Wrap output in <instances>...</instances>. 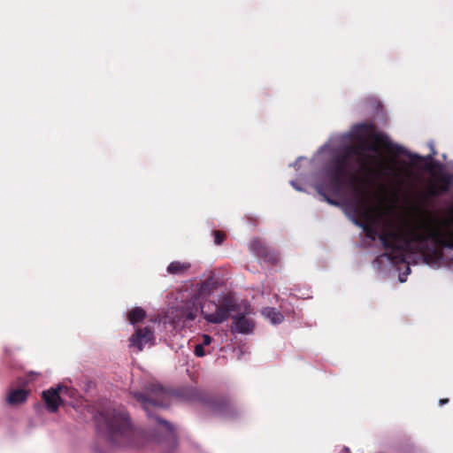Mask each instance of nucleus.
<instances>
[{
  "instance_id": "nucleus-1",
  "label": "nucleus",
  "mask_w": 453,
  "mask_h": 453,
  "mask_svg": "<svg viewBox=\"0 0 453 453\" xmlns=\"http://www.w3.org/2000/svg\"><path fill=\"white\" fill-rule=\"evenodd\" d=\"M133 395L142 404L148 418L155 421L160 432L165 433L163 438L158 440L162 447H165V453H172L177 448V434L173 425L161 418L155 411L168 407L172 398L184 401H203V393L196 388L188 387L171 390L157 383L149 384L146 393L134 392Z\"/></svg>"
},
{
  "instance_id": "nucleus-2",
  "label": "nucleus",
  "mask_w": 453,
  "mask_h": 453,
  "mask_svg": "<svg viewBox=\"0 0 453 453\" xmlns=\"http://www.w3.org/2000/svg\"><path fill=\"white\" fill-rule=\"evenodd\" d=\"M453 212V207L451 208ZM444 226H425V231L411 229L406 234V242L390 247L384 255L395 265L406 263L405 252L417 246L427 261H435L442 257L444 248L453 250V213L444 217Z\"/></svg>"
},
{
  "instance_id": "nucleus-3",
  "label": "nucleus",
  "mask_w": 453,
  "mask_h": 453,
  "mask_svg": "<svg viewBox=\"0 0 453 453\" xmlns=\"http://www.w3.org/2000/svg\"><path fill=\"white\" fill-rule=\"evenodd\" d=\"M357 156L359 160L364 156L354 145H346L332 157L325 168V180L316 186V189L330 204L337 203L328 194L338 196L348 186H354L356 175L349 169V159Z\"/></svg>"
},
{
  "instance_id": "nucleus-4",
  "label": "nucleus",
  "mask_w": 453,
  "mask_h": 453,
  "mask_svg": "<svg viewBox=\"0 0 453 453\" xmlns=\"http://www.w3.org/2000/svg\"><path fill=\"white\" fill-rule=\"evenodd\" d=\"M95 419L98 429L106 433L111 443L119 446L134 443L136 432L124 407L104 409L95 417Z\"/></svg>"
},
{
  "instance_id": "nucleus-5",
  "label": "nucleus",
  "mask_w": 453,
  "mask_h": 453,
  "mask_svg": "<svg viewBox=\"0 0 453 453\" xmlns=\"http://www.w3.org/2000/svg\"><path fill=\"white\" fill-rule=\"evenodd\" d=\"M238 305L234 298L230 295H225L219 303L209 301L203 306L195 296L186 302L179 310V316L183 322L193 321L199 311L203 319L211 324H222L230 317L232 311H237Z\"/></svg>"
},
{
  "instance_id": "nucleus-6",
  "label": "nucleus",
  "mask_w": 453,
  "mask_h": 453,
  "mask_svg": "<svg viewBox=\"0 0 453 453\" xmlns=\"http://www.w3.org/2000/svg\"><path fill=\"white\" fill-rule=\"evenodd\" d=\"M444 218H439L430 213L426 218L406 226L402 232L383 230L379 235V240L385 250H389L390 247L399 245L395 242L402 241L403 243H405L406 234L411 229L425 231V226H444Z\"/></svg>"
},
{
  "instance_id": "nucleus-7",
  "label": "nucleus",
  "mask_w": 453,
  "mask_h": 453,
  "mask_svg": "<svg viewBox=\"0 0 453 453\" xmlns=\"http://www.w3.org/2000/svg\"><path fill=\"white\" fill-rule=\"evenodd\" d=\"M211 407L213 411L225 418H234L240 414L237 405L226 395L214 397L211 402Z\"/></svg>"
},
{
  "instance_id": "nucleus-8",
  "label": "nucleus",
  "mask_w": 453,
  "mask_h": 453,
  "mask_svg": "<svg viewBox=\"0 0 453 453\" xmlns=\"http://www.w3.org/2000/svg\"><path fill=\"white\" fill-rule=\"evenodd\" d=\"M357 207L362 219L360 221L356 220V224L363 228L367 238L375 241L380 235L377 230L378 219L372 215L369 209L358 205Z\"/></svg>"
},
{
  "instance_id": "nucleus-9",
  "label": "nucleus",
  "mask_w": 453,
  "mask_h": 453,
  "mask_svg": "<svg viewBox=\"0 0 453 453\" xmlns=\"http://www.w3.org/2000/svg\"><path fill=\"white\" fill-rule=\"evenodd\" d=\"M453 182V176L449 173H440L437 181L432 182L428 187V194L436 197L446 194Z\"/></svg>"
},
{
  "instance_id": "nucleus-10",
  "label": "nucleus",
  "mask_w": 453,
  "mask_h": 453,
  "mask_svg": "<svg viewBox=\"0 0 453 453\" xmlns=\"http://www.w3.org/2000/svg\"><path fill=\"white\" fill-rule=\"evenodd\" d=\"M153 341L154 332L150 326H145L136 329L130 338V346L136 347L139 351H142L145 344L152 343Z\"/></svg>"
},
{
  "instance_id": "nucleus-11",
  "label": "nucleus",
  "mask_w": 453,
  "mask_h": 453,
  "mask_svg": "<svg viewBox=\"0 0 453 453\" xmlns=\"http://www.w3.org/2000/svg\"><path fill=\"white\" fill-rule=\"evenodd\" d=\"M64 389L66 390V388L58 386L56 388H51L42 392V398L45 402L48 411L50 412H56L58 410V407L62 403L60 393Z\"/></svg>"
},
{
  "instance_id": "nucleus-12",
  "label": "nucleus",
  "mask_w": 453,
  "mask_h": 453,
  "mask_svg": "<svg viewBox=\"0 0 453 453\" xmlns=\"http://www.w3.org/2000/svg\"><path fill=\"white\" fill-rule=\"evenodd\" d=\"M251 249L258 257L263 258L268 264L275 265L279 260L277 253L266 247L259 240L252 241Z\"/></svg>"
},
{
  "instance_id": "nucleus-13",
  "label": "nucleus",
  "mask_w": 453,
  "mask_h": 453,
  "mask_svg": "<svg viewBox=\"0 0 453 453\" xmlns=\"http://www.w3.org/2000/svg\"><path fill=\"white\" fill-rule=\"evenodd\" d=\"M232 331L239 334H250L254 328L252 319L246 318L244 315H236L233 317Z\"/></svg>"
},
{
  "instance_id": "nucleus-14",
  "label": "nucleus",
  "mask_w": 453,
  "mask_h": 453,
  "mask_svg": "<svg viewBox=\"0 0 453 453\" xmlns=\"http://www.w3.org/2000/svg\"><path fill=\"white\" fill-rule=\"evenodd\" d=\"M29 395L26 389H12L6 398L7 403L11 406H16L25 403Z\"/></svg>"
},
{
  "instance_id": "nucleus-15",
  "label": "nucleus",
  "mask_w": 453,
  "mask_h": 453,
  "mask_svg": "<svg viewBox=\"0 0 453 453\" xmlns=\"http://www.w3.org/2000/svg\"><path fill=\"white\" fill-rule=\"evenodd\" d=\"M191 267V265L188 262L173 261L167 266V272L173 275H182L187 273Z\"/></svg>"
},
{
  "instance_id": "nucleus-16",
  "label": "nucleus",
  "mask_w": 453,
  "mask_h": 453,
  "mask_svg": "<svg viewBox=\"0 0 453 453\" xmlns=\"http://www.w3.org/2000/svg\"><path fill=\"white\" fill-rule=\"evenodd\" d=\"M262 314L273 324H280L283 321L284 316L280 311L273 307H265L262 310Z\"/></svg>"
},
{
  "instance_id": "nucleus-17",
  "label": "nucleus",
  "mask_w": 453,
  "mask_h": 453,
  "mask_svg": "<svg viewBox=\"0 0 453 453\" xmlns=\"http://www.w3.org/2000/svg\"><path fill=\"white\" fill-rule=\"evenodd\" d=\"M146 317L145 311L141 307H135L128 311L127 318L131 324L134 325L142 321Z\"/></svg>"
},
{
  "instance_id": "nucleus-18",
  "label": "nucleus",
  "mask_w": 453,
  "mask_h": 453,
  "mask_svg": "<svg viewBox=\"0 0 453 453\" xmlns=\"http://www.w3.org/2000/svg\"><path fill=\"white\" fill-rule=\"evenodd\" d=\"M217 288L216 282L213 279H207L200 285L198 288V295L201 296H210Z\"/></svg>"
},
{
  "instance_id": "nucleus-19",
  "label": "nucleus",
  "mask_w": 453,
  "mask_h": 453,
  "mask_svg": "<svg viewBox=\"0 0 453 453\" xmlns=\"http://www.w3.org/2000/svg\"><path fill=\"white\" fill-rule=\"evenodd\" d=\"M213 236H214V242L216 245H221L226 239L225 233L220 230L213 231Z\"/></svg>"
},
{
  "instance_id": "nucleus-20",
  "label": "nucleus",
  "mask_w": 453,
  "mask_h": 453,
  "mask_svg": "<svg viewBox=\"0 0 453 453\" xmlns=\"http://www.w3.org/2000/svg\"><path fill=\"white\" fill-rule=\"evenodd\" d=\"M194 353L196 357H202L203 356H205V351H204V346L203 344H197L196 345L195 347V349H194Z\"/></svg>"
},
{
  "instance_id": "nucleus-21",
  "label": "nucleus",
  "mask_w": 453,
  "mask_h": 453,
  "mask_svg": "<svg viewBox=\"0 0 453 453\" xmlns=\"http://www.w3.org/2000/svg\"><path fill=\"white\" fill-rule=\"evenodd\" d=\"M212 338L209 334L202 335V342L200 344H203V346H208L211 343Z\"/></svg>"
},
{
  "instance_id": "nucleus-22",
  "label": "nucleus",
  "mask_w": 453,
  "mask_h": 453,
  "mask_svg": "<svg viewBox=\"0 0 453 453\" xmlns=\"http://www.w3.org/2000/svg\"><path fill=\"white\" fill-rule=\"evenodd\" d=\"M411 159H418V160H425V157H422L417 154H410L408 156Z\"/></svg>"
},
{
  "instance_id": "nucleus-23",
  "label": "nucleus",
  "mask_w": 453,
  "mask_h": 453,
  "mask_svg": "<svg viewBox=\"0 0 453 453\" xmlns=\"http://www.w3.org/2000/svg\"><path fill=\"white\" fill-rule=\"evenodd\" d=\"M364 166H365V171L368 173H373V171L371 169L370 166H368L365 163H363Z\"/></svg>"
},
{
  "instance_id": "nucleus-24",
  "label": "nucleus",
  "mask_w": 453,
  "mask_h": 453,
  "mask_svg": "<svg viewBox=\"0 0 453 453\" xmlns=\"http://www.w3.org/2000/svg\"><path fill=\"white\" fill-rule=\"evenodd\" d=\"M449 403V399L448 398H442V399H440L439 401V404L441 406L443 404H446Z\"/></svg>"
},
{
  "instance_id": "nucleus-25",
  "label": "nucleus",
  "mask_w": 453,
  "mask_h": 453,
  "mask_svg": "<svg viewBox=\"0 0 453 453\" xmlns=\"http://www.w3.org/2000/svg\"><path fill=\"white\" fill-rule=\"evenodd\" d=\"M436 155V152L434 151V150L433 149V153L431 155L428 156V158H433L434 156Z\"/></svg>"
},
{
  "instance_id": "nucleus-26",
  "label": "nucleus",
  "mask_w": 453,
  "mask_h": 453,
  "mask_svg": "<svg viewBox=\"0 0 453 453\" xmlns=\"http://www.w3.org/2000/svg\"><path fill=\"white\" fill-rule=\"evenodd\" d=\"M411 272V269L409 266H407V273H409Z\"/></svg>"
},
{
  "instance_id": "nucleus-27",
  "label": "nucleus",
  "mask_w": 453,
  "mask_h": 453,
  "mask_svg": "<svg viewBox=\"0 0 453 453\" xmlns=\"http://www.w3.org/2000/svg\"><path fill=\"white\" fill-rule=\"evenodd\" d=\"M364 157H367V158H368V157H371V156H369V155H365Z\"/></svg>"
}]
</instances>
